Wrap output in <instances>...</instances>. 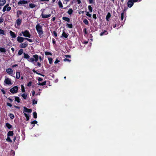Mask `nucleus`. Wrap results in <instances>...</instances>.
<instances>
[{"label": "nucleus", "mask_w": 156, "mask_h": 156, "mask_svg": "<svg viewBox=\"0 0 156 156\" xmlns=\"http://www.w3.org/2000/svg\"><path fill=\"white\" fill-rule=\"evenodd\" d=\"M23 54L24 55L23 58L27 59L28 61L30 62H33L34 61L37 62L38 60L39 56L37 54L34 55H33V58H30V56L27 53L24 52Z\"/></svg>", "instance_id": "f257e3e1"}, {"label": "nucleus", "mask_w": 156, "mask_h": 156, "mask_svg": "<svg viewBox=\"0 0 156 156\" xmlns=\"http://www.w3.org/2000/svg\"><path fill=\"white\" fill-rule=\"evenodd\" d=\"M36 28L38 34L40 38L42 37H43L42 34H43V31L42 26L40 25L39 24H37L36 25Z\"/></svg>", "instance_id": "f03ea898"}, {"label": "nucleus", "mask_w": 156, "mask_h": 156, "mask_svg": "<svg viewBox=\"0 0 156 156\" xmlns=\"http://www.w3.org/2000/svg\"><path fill=\"white\" fill-rule=\"evenodd\" d=\"M141 0H128V1L127 2L128 7L129 8L131 7L133 5L134 2H139Z\"/></svg>", "instance_id": "7ed1b4c3"}, {"label": "nucleus", "mask_w": 156, "mask_h": 156, "mask_svg": "<svg viewBox=\"0 0 156 156\" xmlns=\"http://www.w3.org/2000/svg\"><path fill=\"white\" fill-rule=\"evenodd\" d=\"M9 91L12 94L16 93L18 92V88L17 86H15L12 88L10 89Z\"/></svg>", "instance_id": "20e7f679"}, {"label": "nucleus", "mask_w": 156, "mask_h": 156, "mask_svg": "<svg viewBox=\"0 0 156 156\" xmlns=\"http://www.w3.org/2000/svg\"><path fill=\"white\" fill-rule=\"evenodd\" d=\"M22 33L23 34V36L25 37L30 38L31 37V34H30L29 32L27 30H26L24 31H22Z\"/></svg>", "instance_id": "39448f33"}, {"label": "nucleus", "mask_w": 156, "mask_h": 156, "mask_svg": "<svg viewBox=\"0 0 156 156\" xmlns=\"http://www.w3.org/2000/svg\"><path fill=\"white\" fill-rule=\"evenodd\" d=\"M28 3V2L27 1L24 0H20L18 2V5H25Z\"/></svg>", "instance_id": "423d86ee"}, {"label": "nucleus", "mask_w": 156, "mask_h": 156, "mask_svg": "<svg viewBox=\"0 0 156 156\" xmlns=\"http://www.w3.org/2000/svg\"><path fill=\"white\" fill-rule=\"evenodd\" d=\"M4 82L7 85H11L12 83L11 82V80L9 78H6L5 79Z\"/></svg>", "instance_id": "0eeeda50"}, {"label": "nucleus", "mask_w": 156, "mask_h": 156, "mask_svg": "<svg viewBox=\"0 0 156 156\" xmlns=\"http://www.w3.org/2000/svg\"><path fill=\"white\" fill-rule=\"evenodd\" d=\"M28 44L27 42H25L24 43H21L20 45V47L21 48H24L27 47Z\"/></svg>", "instance_id": "6e6552de"}, {"label": "nucleus", "mask_w": 156, "mask_h": 156, "mask_svg": "<svg viewBox=\"0 0 156 156\" xmlns=\"http://www.w3.org/2000/svg\"><path fill=\"white\" fill-rule=\"evenodd\" d=\"M23 111L26 112L31 113L32 112V110L31 109L25 107H24Z\"/></svg>", "instance_id": "1a4fd4ad"}, {"label": "nucleus", "mask_w": 156, "mask_h": 156, "mask_svg": "<svg viewBox=\"0 0 156 156\" xmlns=\"http://www.w3.org/2000/svg\"><path fill=\"white\" fill-rule=\"evenodd\" d=\"M17 41L19 43H22L23 41V37L18 36L17 37Z\"/></svg>", "instance_id": "9d476101"}, {"label": "nucleus", "mask_w": 156, "mask_h": 156, "mask_svg": "<svg viewBox=\"0 0 156 156\" xmlns=\"http://www.w3.org/2000/svg\"><path fill=\"white\" fill-rule=\"evenodd\" d=\"M51 16V14L48 15H45L43 14V12L41 13V16L43 18H46L50 17Z\"/></svg>", "instance_id": "9b49d317"}, {"label": "nucleus", "mask_w": 156, "mask_h": 156, "mask_svg": "<svg viewBox=\"0 0 156 156\" xmlns=\"http://www.w3.org/2000/svg\"><path fill=\"white\" fill-rule=\"evenodd\" d=\"M9 33L12 38H14L16 37V35L15 34V33L12 32V31L10 30V31Z\"/></svg>", "instance_id": "f8f14e48"}, {"label": "nucleus", "mask_w": 156, "mask_h": 156, "mask_svg": "<svg viewBox=\"0 0 156 156\" xmlns=\"http://www.w3.org/2000/svg\"><path fill=\"white\" fill-rule=\"evenodd\" d=\"M36 6V5L33 3H30L29 6L27 8V9H29L30 8L33 9Z\"/></svg>", "instance_id": "ddd939ff"}, {"label": "nucleus", "mask_w": 156, "mask_h": 156, "mask_svg": "<svg viewBox=\"0 0 156 156\" xmlns=\"http://www.w3.org/2000/svg\"><path fill=\"white\" fill-rule=\"evenodd\" d=\"M68 35L69 34H66L65 31H63L62 34V36L61 37H63L65 38H67L68 37Z\"/></svg>", "instance_id": "4468645a"}, {"label": "nucleus", "mask_w": 156, "mask_h": 156, "mask_svg": "<svg viewBox=\"0 0 156 156\" xmlns=\"http://www.w3.org/2000/svg\"><path fill=\"white\" fill-rule=\"evenodd\" d=\"M6 72L9 74H11L12 73L13 71L11 68H8L6 69Z\"/></svg>", "instance_id": "2eb2a0df"}, {"label": "nucleus", "mask_w": 156, "mask_h": 156, "mask_svg": "<svg viewBox=\"0 0 156 156\" xmlns=\"http://www.w3.org/2000/svg\"><path fill=\"white\" fill-rule=\"evenodd\" d=\"M111 17V14L110 12H108L106 15V19L108 21H109V19Z\"/></svg>", "instance_id": "dca6fc26"}, {"label": "nucleus", "mask_w": 156, "mask_h": 156, "mask_svg": "<svg viewBox=\"0 0 156 156\" xmlns=\"http://www.w3.org/2000/svg\"><path fill=\"white\" fill-rule=\"evenodd\" d=\"M14 134L13 132L11 131H10L8 132L7 134L8 136H12Z\"/></svg>", "instance_id": "f3484780"}, {"label": "nucleus", "mask_w": 156, "mask_h": 156, "mask_svg": "<svg viewBox=\"0 0 156 156\" xmlns=\"http://www.w3.org/2000/svg\"><path fill=\"white\" fill-rule=\"evenodd\" d=\"M108 34V33L107 31L106 30H104L103 32H101L100 34V35L101 36H103V35H106Z\"/></svg>", "instance_id": "a211bd4d"}, {"label": "nucleus", "mask_w": 156, "mask_h": 156, "mask_svg": "<svg viewBox=\"0 0 156 156\" xmlns=\"http://www.w3.org/2000/svg\"><path fill=\"white\" fill-rule=\"evenodd\" d=\"M16 24L18 26H19L20 25L21 22V21L20 19L19 18L17 19L16 20Z\"/></svg>", "instance_id": "6ab92c4d"}, {"label": "nucleus", "mask_w": 156, "mask_h": 156, "mask_svg": "<svg viewBox=\"0 0 156 156\" xmlns=\"http://www.w3.org/2000/svg\"><path fill=\"white\" fill-rule=\"evenodd\" d=\"M62 19L63 20L66 21L68 22H70V19L67 17H63L62 18Z\"/></svg>", "instance_id": "aec40b11"}, {"label": "nucleus", "mask_w": 156, "mask_h": 156, "mask_svg": "<svg viewBox=\"0 0 156 156\" xmlns=\"http://www.w3.org/2000/svg\"><path fill=\"white\" fill-rule=\"evenodd\" d=\"M22 11L21 10H18L17 11V17L18 18L21 15Z\"/></svg>", "instance_id": "412c9836"}, {"label": "nucleus", "mask_w": 156, "mask_h": 156, "mask_svg": "<svg viewBox=\"0 0 156 156\" xmlns=\"http://www.w3.org/2000/svg\"><path fill=\"white\" fill-rule=\"evenodd\" d=\"M5 0H0V6L3 5L5 3Z\"/></svg>", "instance_id": "4be33fe9"}, {"label": "nucleus", "mask_w": 156, "mask_h": 156, "mask_svg": "<svg viewBox=\"0 0 156 156\" xmlns=\"http://www.w3.org/2000/svg\"><path fill=\"white\" fill-rule=\"evenodd\" d=\"M6 126L9 129L12 128V126L9 123H7L5 124Z\"/></svg>", "instance_id": "5701e85b"}, {"label": "nucleus", "mask_w": 156, "mask_h": 156, "mask_svg": "<svg viewBox=\"0 0 156 156\" xmlns=\"http://www.w3.org/2000/svg\"><path fill=\"white\" fill-rule=\"evenodd\" d=\"M16 78L18 79L20 78V73L19 72H16Z\"/></svg>", "instance_id": "b1692460"}, {"label": "nucleus", "mask_w": 156, "mask_h": 156, "mask_svg": "<svg viewBox=\"0 0 156 156\" xmlns=\"http://www.w3.org/2000/svg\"><path fill=\"white\" fill-rule=\"evenodd\" d=\"M23 53V50L22 49H20L19 51L18 55H21Z\"/></svg>", "instance_id": "393cba45"}, {"label": "nucleus", "mask_w": 156, "mask_h": 156, "mask_svg": "<svg viewBox=\"0 0 156 156\" xmlns=\"http://www.w3.org/2000/svg\"><path fill=\"white\" fill-rule=\"evenodd\" d=\"M46 81H45L42 83H37V84H38L39 85L42 86L45 85L46 84Z\"/></svg>", "instance_id": "a878e982"}, {"label": "nucleus", "mask_w": 156, "mask_h": 156, "mask_svg": "<svg viewBox=\"0 0 156 156\" xmlns=\"http://www.w3.org/2000/svg\"><path fill=\"white\" fill-rule=\"evenodd\" d=\"M67 27L69 28H72L73 27V24L72 23H66Z\"/></svg>", "instance_id": "bb28decb"}, {"label": "nucleus", "mask_w": 156, "mask_h": 156, "mask_svg": "<svg viewBox=\"0 0 156 156\" xmlns=\"http://www.w3.org/2000/svg\"><path fill=\"white\" fill-rule=\"evenodd\" d=\"M73 11L72 9L71 8H70L69 9V10L67 11V13L69 15H71L73 13Z\"/></svg>", "instance_id": "cd10ccee"}, {"label": "nucleus", "mask_w": 156, "mask_h": 156, "mask_svg": "<svg viewBox=\"0 0 156 156\" xmlns=\"http://www.w3.org/2000/svg\"><path fill=\"white\" fill-rule=\"evenodd\" d=\"M83 22L86 25H89V22L86 19H85L83 20Z\"/></svg>", "instance_id": "c85d7f7f"}, {"label": "nucleus", "mask_w": 156, "mask_h": 156, "mask_svg": "<svg viewBox=\"0 0 156 156\" xmlns=\"http://www.w3.org/2000/svg\"><path fill=\"white\" fill-rule=\"evenodd\" d=\"M88 9L90 12H92L93 11V8L91 5H89L88 6Z\"/></svg>", "instance_id": "c756f323"}, {"label": "nucleus", "mask_w": 156, "mask_h": 156, "mask_svg": "<svg viewBox=\"0 0 156 156\" xmlns=\"http://www.w3.org/2000/svg\"><path fill=\"white\" fill-rule=\"evenodd\" d=\"M58 4L60 8H62L63 7V5L62 3L61 2L60 0H59L58 2Z\"/></svg>", "instance_id": "7c9ffc66"}, {"label": "nucleus", "mask_w": 156, "mask_h": 156, "mask_svg": "<svg viewBox=\"0 0 156 156\" xmlns=\"http://www.w3.org/2000/svg\"><path fill=\"white\" fill-rule=\"evenodd\" d=\"M15 101L17 102L18 103L20 102V99L18 97H15Z\"/></svg>", "instance_id": "2f4dec72"}, {"label": "nucleus", "mask_w": 156, "mask_h": 156, "mask_svg": "<svg viewBox=\"0 0 156 156\" xmlns=\"http://www.w3.org/2000/svg\"><path fill=\"white\" fill-rule=\"evenodd\" d=\"M0 34L5 35V31L2 29H0Z\"/></svg>", "instance_id": "473e14b6"}, {"label": "nucleus", "mask_w": 156, "mask_h": 156, "mask_svg": "<svg viewBox=\"0 0 156 156\" xmlns=\"http://www.w3.org/2000/svg\"><path fill=\"white\" fill-rule=\"evenodd\" d=\"M6 50L5 48H0V51L1 52H6Z\"/></svg>", "instance_id": "72a5a7b5"}, {"label": "nucleus", "mask_w": 156, "mask_h": 156, "mask_svg": "<svg viewBox=\"0 0 156 156\" xmlns=\"http://www.w3.org/2000/svg\"><path fill=\"white\" fill-rule=\"evenodd\" d=\"M24 115L26 118L27 121L29 120L30 119L29 116L25 113H24Z\"/></svg>", "instance_id": "f704fd0d"}, {"label": "nucleus", "mask_w": 156, "mask_h": 156, "mask_svg": "<svg viewBox=\"0 0 156 156\" xmlns=\"http://www.w3.org/2000/svg\"><path fill=\"white\" fill-rule=\"evenodd\" d=\"M22 96L24 99H26L27 98V95L26 94L23 93L22 95Z\"/></svg>", "instance_id": "c9c22d12"}, {"label": "nucleus", "mask_w": 156, "mask_h": 156, "mask_svg": "<svg viewBox=\"0 0 156 156\" xmlns=\"http://www.w3.org/2000/svg\"><path fill=\"white\" fill-rule=\"evenodd\" d=\"M33 117L35 119H36L37 117V115L36 112H34L33 113Z\"/></svg>", "instance_id": "e433bc0d"}, {"label": "nucleus", "mask_w": 156, "mask_h": 156, "mask_svg": "<svg viewBox=\"0 0 156 156\" xmlns=\"http://www.w3.org/2000/svg\"><path fill=\"white\" fill-rule=\"evenodd\" d=\"M9 116L10 118L12 119H13L14 118V117H15L14 115L12 113H10L9 114Z\"/></svg>", "instance_id": "4c0bfd02"}, {"label": "nucleus", "mask_w": 156, "mask_h": 156, "mask_svg": "<svg viewBox=\"0 0 156 156\" xmlns=\"http://www.w3.org/2000/svg\"><path fill=\"white\" fill-rule=\"evenodd\" d=\"M89 3L90 4H94L95 3L94 0H89Z\"/></svg>", "instance_id": "58836bf2"}, {"label": "nucleus", "mask_w": 156, "mask_h": 156, "mask_svg": "<svg viewBox=\"0 0 156 156\" xmlns=\"http://www.w3.org/2000/svg\"><path fill=\"white\" fill-rule=\"evenodd\" d=\"M48 60L49 64H51L52 63V59L51 58H48Z\"/></svg>", "instance_id": "ea45409f"}, {"label": "nucleus", "mask_w": 156, "mask_h": 156, "mask_svg": "<svg viewBox=\"0 0 156 156\" xmlns=\"http://www.w3.org/2000/svg\"><path fill=\"white\" fill-rule=\"evenodd\" d=\"M21 90L22 92H24L25 91L24 86L22 85H21Z\"/></svg>", "instance_id": "a19ab883"}, {"label": "nucleus", "mask_w": 156, "mask_h": 156, "mask_svg": "<svg viewBox=\"0 0 156 156\" xmlns=\"http://www.w3.org/2000/svg\"><path fill=\"white\" fill-rule=\"evenodd\" d=\"M45 55H52V54L51 52H48V51H45Z\"/></svg>", "instance_id": "79ce46f5"}, {"label": "nucleus", "mask_w": 156, "mask_h": 156, "mask_svg": "<svg viewBox=\"0 0 156 156\" xmlns=\"http://www.w3.org/2000/svg\"><path fill=\"white\" fill-rule=\"evenodd\" d=\"M37 122L36 120L33 121L32 122H31V124H34V125H35L34 124H37Z\"/></svg>", "instance_id": "37998d69"}, {"label": "nucleus", "mask_w": 156, "mask_h": 156, "mask_svg": "<svg viewBox=\"0 0 156 156\" xmlns=\"http://www.w3.org/2000/svg\"><path fill=\"white\" fill-rule=\"evenodd\" d=\"M32 101L33 105L36 104L37 103V101L35 99H33Z\"/></svg>", "instance_id": "c03bdc74"}, {"label": "nucleus", "mask_w": 156, "mask_h": 156, "mask_svg": "<svg viewBox=\"0 0 156 156\" xmlns=\"http://www.w3.org/2000/svg\"><path fill=\"white\" fill-rule=\"evenodd\" d=\"M86 15L88 16L89 17H90V18H91V15L89 13V12H87Z\"/></svg>", "instance_id": "a18cd8bd"}, {"label": "nucleus", "mask_w": 156, "mask_h": 156, "mask_svg": "<svg viewBox=\"0 0 156 156\" xmlns=\"http://www.w3.org/2000/svg\"><path fill=\"white\" fill-rule=\"evenodd\" d=\"M73 1L76 2L78 4H80L81 3V1L80 0H73Z\"/></svg>", "instance_id": "49530a36"}, {"label": "nucleus", "mask_w": 156, "mask_h": 156, "mask_svg": "<svg viewBox=\"0 0 156 156\" xmlns=\"http://www.w3.org/2000/svg\"><path fill=\"white\" fill-rule=\"evenodd\" d=\"M12 97H9L8 98H7V99L9 100L10 102L11 103H12L13 100V99H12Z\"/></svg>", "instance_id": "de8ad7c7"}, {"label": "nucleus", "mask_w": 156, "mask_h": 156, "mask_svg": "<svg viewBox=\"0 0 156 156\" xmlns=\"http://www.w3.org/2000/svg\"><path fill=\"white\" fill-rule=\"evenodd\" d=\"M6 140L9 142H12V140L9 137V136H8V137L6 139Z\"/></svg>", "instance_id": "09e8293b"}, {"label": "nucleus", "mask_w": 156, "mask_h": 156, "mask_svg": "<svg viewBox=\"0 0 156 156\" xmlns=\"http://www.w3.org/2000/svg\"><path fill=\"white\" fill-rule=\"evenodd\" d=\"M124 15L123 13H122L121 14V20H123L124 19Z\"/></svg>", "instance_id": "8fccbe9b"}, {"label": "nucleus", "mask_w": 156, "mask_h": 156, "mask_svg": "<svg viewBox=\"0 0 156 156\" xmlns=\"http://www.w3.org/2000/svg\"><path fill=\"white\" fill-rule=\"evenodd\" d=\"M63 60L64 61H67L69 62H70L71 61V60L67 58H65V59H64Z\"/></svg>", "instance_id": "3c124183"}, {"label": "nucleus", "mask_w": 156, "mask_h": 156, "mask_svg": "<svg viewBox=\"0 0 156 156\" xmlns=\"http://www.w3.org/2000/svg\"><path fill=\"white\" fill-rule=\"evenodd\" d=\"M53 34L54 35L55 37H57V33L56 31H54L53 32Z\"/></svg>", "instance_id": "603ef678"}, {"label": "nucleus", "mask_w": 156, "mask_h": 156, "mask_svg": "<svg viewBox=\"0 0 156 156\" xmlns=\"http://www.w3.org/2000/svg\"><path fill=\"white\" fill-rule=\"evenodd\" d=\"M11 9V7L9 6L7 7L6 9V11L7 12L9 11Z\"/></svg>", "instance_id": "864d4df0"}, {"label": "nucleus", "mask_w": 156, "mask_h": 156, "mask_svg": "<svg viewBox=\"0 0 156 156\" xmlns=\"http://www.w3.org/2000/svg\"><path fill=\"white\" fill-rule=\"evenodd\" d=\"M6 105L10 107H11L12 106V105L11 103L9 102H7L6 103Z\"/></svg>", "instance_id": "5fc2aeb1"}, {"label": "nucleus", "mask_w": 156, "mask_h": 156, "mask_svg": "<svg viewBox=\"0 0 156 156\" xmlns=\"http://www.w3.org/2000/svg\"><path fill=\"white\" fill-rule=\"evenodd\" d=\"M93 19L96 20L97 19V16L96 14H93Z\"/></svg>", "instance_id": "6e6d98bb"}, {"label": "nucleus", "mask_w": 156, "mask_h": 156, "mask_svg": "<svg viewBox=\"0 0 156 156\" xmlns=\"http://www.w3.org/2000/svg\"><path fill=\"white\" fill-rule=\"evenodd\" d=\"M7 7H6L5 6L3 7V9H2V11L3 12H4L6 10Z\"/></svg>", "instance_id": "4d7b16f0"}, {"label": "nucleus", "mask_w": 156, "mask_h": 156, "mask_svg": "<svg viewBox=\"0 0 156 156\" xmlns=\"http://www.w3.org/2000/svg\"><path fill=\"white\" fill-rule=\"evenodd\" d=\"M32 82L31 81H30L29 83L27 84V86L28 87H30L31 85Z\"/></svg>", "instance_id": "13d9d810"}, {"label": "nucleus", "mask_w": 156, "mask_h": 156, "mask_svg": "<svg viewBox=\"0 0 156 156\" xmlns=\"http://www.w3.org/2000/svg\"><path fill=\"white\" fill-rule=\"evenodd\" d=\"M4 19L3 18L1 17H0V23H2V22H3Z\"/></svg>", "instance_id": "bf43d9fd"}, {"label": "nucleus", "mask_w": 156, "mask_h": 156, "mask_svg": "<svg viewBox=\"0 0 156 156\" xmlns=\"http://www.w3.org/2000/svg\"><path fill=\"white\" fill-rule=\"evenodd\" d=\"M115 21L114 22L115 23L114 24H113V28H115L116 27V22H115Z\"/></svg>", "instance_id": "052dcab7"}, {"label": "nucleus", "mask_w": 156, "mask_h": 156, "mask_svg": "<svg viewBox=\"0 0 156 156\" xmlns=\"http://www.w3.org/2000/svg\"><path fill=\"white\" fill-rule=\"evenodd\" d=\"M83 32L84 34H87V29L86 28H85L84 30H83Z\"/></svg>", "instance_id": "680f3d73"}, {"label": "nucleus", "mask_w": 156, "mask_h": 156, "mask_svg": "<svg viewBox=\"0 0 156 156\" xmlns=\"http://www.w3.org/2000/svg\"><path fill=\"white\" fill-rule=\"evenodd\" d=\"M59 62H60V61L58 60L57 59H56V60L55 61L54 63H55V64H56L58 63Z\"/></svg>", "instance_id": "e2e57ef3"}, {"label": "nucleus", "mask_w": 156, "mask_h": 156, "mask_svg": "<svg viewBox=\"0 0 156 156\" xmlns=\"http://www.w3.org/2000/svg\"><path fill=\"white\" fill-rule=\"evenodd\" d=\"M52 43L54 44H56V42L54 38L52 39Z\"/></svg>", "instance_id": "0e129e2a"}, {"label": "nucleus", "mask_w": 156, "mask_h": 156, "mask_svg": "<svg viewBox=\"0 0 156 156\" xmlns=\"http://www.w3.org/2000/svg\"><path fill=\"white\" fill-rule=\"evenodd\" d=\"M1 91L2 92V93L4 94H5V91L3 89H2L1 90Z\"/></svg>", "instance_id": "69168bd1"}, {"label": "nucleus", "mask_w": 156, "mask_h": 156, "mask_svg": "<svg viewBox=\"0 0 156 156\" xmlns=\"http://www.w3.org/2000/svg\"><path fill=\"white\" fill-rule=\"evenodd\" d=\"M65 56L67 58H71V55H65Z\"/></svg>", "instance_id": "338daca9"}, {"label": "nucleus", "mask_w": 156, "mask_h": 156, "mask_svg": "<svg viewBox=\"0 0 156 156\" xmlns=\"http://www.w3.org/2000/svg\"><path fill=\"white\" fill-rule=\"evenodd\" d=\"M38 80L39 81H42L43 80V79L41 77H39L38 79Z\"/></svg>", "instance_id": "774afa93"}]
</instances>
